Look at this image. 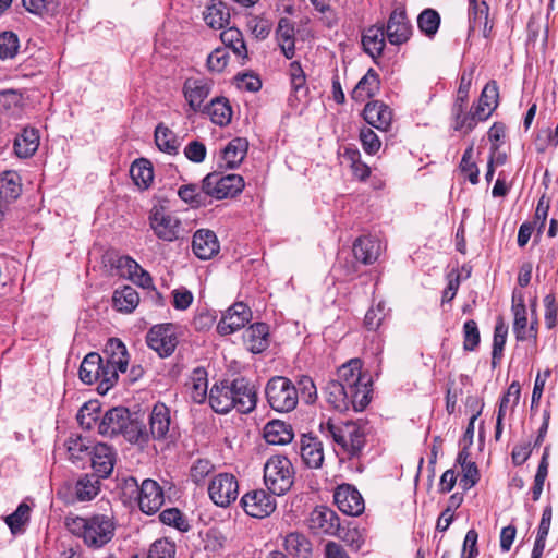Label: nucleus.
Wrapping results in <instances>:
<instances>
[{
  "label": "nucleus",
  "mask_w": 558,
  "mask_h": 558,
  "mask_svg": "<svg viewBox=\"0 0 558 558\" xmlns=\"http://www.w3.org/2000/svg\"><path fill=\"white\" fill-rule=\"evenodd\" d=\"M66 527L81 537L88 548L99 549L113 538L116 522L111 515L93 514L86 518H66Z\"/></svg>",
  "instance_id": "1"
},
{
  "label": "nucleus",
  "mask_w": 558,
  "mask_h": 558,
  "mask_svg": "<svg viewBox=\"0 0 558 558\" xmlns=\"http://www.w3.org/2000/svg\"><path fill=\"white\" fill-rule=\"evenodd\" d=\"M320 430L331 438L349 458L359 457L366 442V426L360 422H333L320 424Z\"/></svg>",
  "instance_id": "2"
},
{
  "label": "nucleus",
  "mask_w": 558,
  "mask_h": 558,
  "mask_svg": "<svg viewBox=\"0 0 558 558\" xmlns=\"http://www.w3.org/2000/svg\"><path fill=\"white\" fill-rule=\"evenodd\" d=\"M148 425L149 427L137 420V430L143 434V437L138 438V446H146L150 440H168L174 437L177 432L170 408L162 402L154 404L148 417Z\"/></svg>",
  "instance_id": "3"
},
{
  "label": "nucleus",
  "mask_w": 558,
  "mask_h": 558,
  "mask_svg": "<svg viewBox=\"0 0 558 558\" xmlns=\"http://www.w3.org/2000/svg\"><path fill=\"white\" fill-rule=\"evenodd\" d=\"M98 432L110 437L122 435L126 441L135 445L143 437L141 430H137V418L132 417L124 407L109 409L98 424Z\"/></svg>",
  "instance_id": "4"
},
{
  "label": "nucleus",
  "mask_w": 558,
  "mask_h": 558,
  "mask_svg": "<svg viewBox=\"0 0 558 558\" xmlns=\"http://www.w3.org/2000/svg\"><path fill=\"white\" fill-rule=\"evenodd\" d=\"M294 469L291 461L280 454L270 457L264 465V483L276 496L284 495L293 485Z\"/></svg>",
  "instance_id": "5"
},
{
  "label": "nucleus",
  "mask_w": 558,
  "mask_h": 558,
  "mask_svg": "<svg viewBox=\"0 0 558 558\" xmlns=\"http://www.w3.org/2000/svg\"><path fill=\"white\" fill-rule=\"evenodd\" d=\"M265 396L269 407L280 413L290 412L298 405V389L284 376L271 377L266 384Z\"/></svg>",
  "instance_id": "6"
},
{
  "label": "nucleus",
  "mask_w": 558,
  "mask_h": 558,
  "mask_svg": "<svg viewBox=\"0 0 558 558\" xmlns=\"http://www.w3.org/2000/svg\"><path fill=\"white\" fill-rule=\"evenodd\" d=\"M366 390H360L352 393V390H348L339 380L330 379L324 387V395L326 401L335 409L340 412L354 410L355 412L363 411L368 405L366 400Z\"/></svg>",
  "instance_id": "7"
},
{
  "label": "nucleus",
  "mask_w": 558,
  "mask_h": 558,
  "mask_svg": "<svg viewBox=\"0 0 558 558\" xmlns=\"http://www.w3.org/2000/svg\"><path fill=\"white\" fill-rule=\"evenodd\" d=\"M203 192L216 199L233 197L242 192L244 180L239 174H221L218 172L208 173L203 179Z\"/></svg>",
  "instance_id": "8"
},
{
  "label": "nucleus",
  "mask_w": 558,
  "mask_h": 558,
  "mask_svg": "<svg viewBox=\"0 0 558 558\" xmlns=\"http://www.w3.org/2000/svg\"><path fill=\"white\" fill-rule=\"evenodd\" d=\"M343 387L352 390V393L360 390H366V400L371 401L372 379L368 375L362 373V361L351 359L338 368L337 378Z\"/></svg>",
  "instance_id": "9"
},
{
  "label": "nucleus",
  "mask_w": 558,
  "mask_h": 558,
  "mask_svg": "<svg viewBox=\"0 0 558 558\" xmlns=\"http://www.w3.org/2000/svg\"><path fill=\"white\" fill-rule=\"evenodd\" d=\"M149 226L155 235L166 242L179 239L181 221L163 206H154L149 213Z\"/></svg>",
  "instance_id": "10"
},
{
  "label": "nucleus",
  "mask_w": 558,
  "mask_h": 558,
  "mask_svg": "<svg viewBox=\"0 0 558 558\" xmlns=\"http://www.w3.org/2000/svg\"><path fill=\"white\" fill-rule=\"evenodd\" d=\"M208 494L215 505L228 507L239 495L236 477L230 473H219L210 481Z\"/></svg>",
  "instance_id": "11"
},
{
  "label": "nucleus",
  "mask_w": 558,
  "mask_h": 558,
  "mask_svg": "<svg viewBox=\"0 0 558 558\" xmlns=\"http://www.w3.org/2000/svg\"><path fill=\"white\" fill-rule=\"evenodd\" d=\"M146 343L160 357L170 356L178 344L174 326L172 324L155 325L147 332Z\"/></svg>",
  "instance_id": "12"
},
{
  "label": "nucleus",
  "mask_w": 558,
  "mask_h": 558,
  "mask_svg": "<svg viewBox=\"0 0 558 558\" xmlns=\"http://www.w3.org/2000/svg\"><path fill=\"white\" fill-rule=\"evenodd\" d=\"M241 506L246 514L253 518L263 519L276 510V500L272 494L264 489L247 492L241 498Z\"/></svg>",
  "instance_id": "13"
},
{
  "label": "nucleus",
  "mask_w": 558,
  "mask_h": 558,
  "mask_svg": "<svg viewBox=\"0 0 558 558\" xmlns=\"http://www.w3.org/2000/svg\"><path fill=\"white\" fill-rule=\"evenodd\" d=\"M412 25L408 20L405 9L398 7L389 15L385 33L391 45H402L407 43L412 35Z\"/></svg>",
  "instance_id": "14"
},
{
  "label": "nucleus",
  "mask_w": 558,
  "mask_h": 558,
  "mask_svg": "<svg viewBox=\"0 0 558 558\" xmlns=\"http://www.w3.org/2000/svg\"><path fill=\"white\" fill-rule=\"evenodd\" d=\"M230 390L234 399V409L240 413H251L257 404V392L254 385L245 377H236L230 380Z\"/></svg>",
  "instance_id": "15"
},
{
  "label": "nucleus",
  "mask_w": 558,
  "mask_h": 558,
  "mask_svg": "<svg viewBox=\"0 0 558 558\" xmlns=\"http://www.w3.org/2000/svg\"><path fill=\"white\" fill-rule=\"evenodd\" d=\"M251 319L250 307L242 302H236L222 315L217 325V331L221 336L231 335L243 328Z\"/></svg>",
  "instance_id": "16"
},
{
  "label": "nucleus",
  "mask_w": 558,
  "mask_h": 558,
  "mask_svg": "<svg viewBox=\"0 0 558 558\" xmlns=\"http://www.w3.org/2000/svg\"><path fill=\"white\" fill-rule=\"evenodd\" d=\"M308 527L316 534L341 536L338 514L325 506L316 507L310 513Z\"/></svg>",
  "instance_id": "17"
},
{
  "label": "nucleus",
  "mask_w": 558,
  "mask_h": 558,
  "mask_svg": "<svg viewBox=\"0 0 558 558\" xmlns=\"http://www.w3.org/2000/svg\"><path fill=\"white\" fill-rule=\"evenodd\" d=\"M302 463L308 469H320L324 463V445L317 436L302 434L298 441Z\"/></svg>",
  "instance_id": "18"
},
{
  "label": "nucleus",
  "mask_w": 558,
  "mask_h": 558,
  "mask_svg": "<svg viewBox=\"0 0 558 558\" xmlns=\"http://www.w3.org/2000/svg\"><path fill=\"white\" fill-rule=\"evenodd\" d=\"M333 498L338 509L344 514L357 517L365 509L362 495L350 484L340 485L336 489Z\"/></svg>",
  "instance_id": "19"
},
{
  "label": "nucleus",
  "mask_w": 558,
  "mask_h": 558,
  "mask_svg": "<svg viewBox=\"0 0 558 558\" xmlns=\"http://www.w3.org/2000/svg\"><path fill=\"white\" fill-rule=\"evenodd\" d=\"M165 502L161 486L154 480L146 478L138 488V507L146 514L156 513Z\"/></svg>",
  "instance_id": "20"
},
{
  "label": "nucleus",
  "mask_w": 558,
  "mask_h": 558,
  "mask_svg": "<svg viewBox=\"0 0 558 558\" xmlns=\"http://www.w3.org/2000/svg\"><path fill=\"white\" fill-rule=\"evenodd\" d=\"M211 90V81L206 77H189L183 84V95L193 111L202 109Z\"/></svg>",
  "instance_id": "21"
},
{
  "label": "nucleus",
  "mask_w": 558,
  "mask_h": 558,
  "mask_svg": "<svg viewBox=\"0 0 558 558\" xmlns=\"http://www.w3.org/2000/svg\"><path fill=\"white\" fill-rule=\"evenodd\" d=\"M94 474L99 480L111 475L116 464V451L111 446L98 442L92 448L90 454Z\"/></svg>",
  "instance_id": "22"
},
{
  "label": "nucleus",
  "mask_w": 558,
  "mask_h": 558,
  "mask_svg": "<svg viewBox=\"0 0 558 558\" xmlns=\"http://www.w3.org/2000/svg\"><path fill=\"white\" fill-rule=\"evenodd\" d=\"M493 28L489 21V8L485 1L469 0V36L476 31L488 38Z\"/></svg>",
  "instance_id": "23"
},
{
  "label": "nucleus",
  "mask_w": 558,
  "mask_h": 558,
  "mask_svg": "<svg viewBox=\"0 0 558 558\" xmlns=\"http://www.w3.org/2000/svg\"><path fill=\"white\" fill-rule=\"evenodd\" d=\"M219 242L214 231L197 230L193 235L192 250L199 259H209L219 252Z\"/></svg>",
  "instance_id": "24"
},
{
  "label": "nucleus",
  "mask_w": 558,
  "mask_h": 558,
  "mask_svg": "<svg viewBox=\"0 0 558 558\" xmlns=\"http://www.w3.org/2000/svg\"><path fill=\"white\" fill-rule=\"evenodd\" d=\"M230 380H222L218 384H215L210 389L208 399L211 409L216 413L226 414L234 409L231 390H230Z\"/></svg>",
  "instance_id": "25"
},
{
  "label": "nucleus",
  "mask_w": 558,
  "mask_h": 558,
  "mask_svg": "<svg viewBox=\"0 0 558 558\" xmlns=\"http://www.w3.org/2000/svg\"><path fill=\"white\" fill-rule=\"evenodd\" d=\"M364 120L378 130H387L392 121L391 109L381 101L368 102L363 110Z\"/></svg>",
  "instance_id": "26"
},
{
  "label": "nucleus",
  "mask_w": 558,
  "mask_h": 558,
  "mask_svg": "<svg viewBox=\"0 0 558 558\" xmlns=\"http://www.w3.org/2000/svg\"><path fill=\"white\" fill-rule=\"evenodd\" d=\"M381 243L372 236H360L353 243L354 257L365 265L373 264L380 255Z\"/></svg>",
  "instance_id": "27"
},
{
  "label": "nucleus",
  "mask_w": 558,
  "mask_h": 558,
  "mask_svg": "<svg viewBox=\"0 0 558 558\" xmlns=\"http://www.w3.org/2000/svg\"><path fill=\"white\" fill-rule=\"evenodd\" d=\"M292 426L280 420H272L264 427V438L269 445H287L293 440Z\"/></svg>",
  "instance_id": "28"
},
{
  "label": "nucleus",
  "mask_w": 558,
  "mask_h": 558,
  "mask_svg": "<svg viewBox=\"0 0 558 558\" xmlns=\"http://www.w3.org/2000/svg\"><path fill=\"white\" fill-rule=\"evenodd\" d=\"M499 97V88L496 81L488 82L480 96L477 105L474 107L475 116L480 120H486L497 108Z\"/></svg>",
  "instance_id": "29"
},
{
  "label": "nucleus",
  "mask_w": 558,
  "mask_h": 558,
  "mask_svg": "<svg viewBox=\"0 0 558 558\" xmlns=\"http://www.w3.org/2000/svg\"><path fill=\"white\" fill-rule=\"evenodd\" d=\"M380 88V78L374 69H368L365 75L357 82L351 93V98L355 101L363 102L374 97Z\"/></svg>",
  "instance_id": "30"
},
{
  "label": "nucleus",
  "mask_w": 558,
  "mask_h": 558,
  "mask_svg": "<svg viewBox=\"0 0 558 558\" xmlns=\"http://www.w3.org/2000/svg\"><path fill=\"white\" fill-rule=\"evenodd\" d=\"M385 26L373 25L364 31L362 35V45L364 51L373 59L383 54L385 48Z\"/></svg>",
  "instance_id": "31"
},
{
  "label": "nucleus",
  "mask_w": 558,
  "mask_h": 558,
  "mask_svg": "<svg viewBox=\"0 0 558 558\" xmlns=\"http://www.w3.org/2000/svg\"><path fill=\"white\" fill-rule=\"evenodd\" d=\"M268 335L269 328L265 323H255L244 331V343L252 353H260L268 347Z\"/></svg>",
  "instance_id": "32"
},
{
  "label": "nucleus",
  "mask_w": 558,
  "mask_h": 558,
  "mask_svg": "<svg viewBox=\"0 0 558 558\" xmlns=\"http://www.w3.org/2000/svg\"><path fill=\"white\" fill-rule=\"evenodd\" d=\"M104 353L107 357L106 363L125 373L129 364V354L125 344L118 338H110L106 345Z\"/></svg>",
  "instance_id": "33"
},
{
  "label": "nucleus",
  "mask_w": 558,
  "mask_h": 558,
  "mask_svg": "<svg viewBox=\"0 0 558 558\" xmlns=\"http://www.w3.org/2000/svg\"><path fill=\"white\" fill-rule=\"evenodd\" d=\"M248 148V143L245 138L235 137L231 140L222 150V161L227 169H234L244 160Z\"/></svg>",
  "instance_id": "34"
},
{
  "label": "nucleus",
  "mask_w": 558,
  "mask_h": 558,
  "mask_svg": "<svg viewBox=\"0 0 558 558\" xmlns=\"http://www.w3.org/2000/svg\"><path fill=\"white\" fill-rule=\"evenodd\" d=\"M39 146V134L34 128H25L14 141V151L20 158L33 156Z\"/></svg>",
  "instance_id": "35"
},
{
  "label": "nucleus",
  "mask_w": 558,
  "mask_h": 558,
  "mask_svg": "<svg viewBox=\"0 0 558 558\" xmlns=\"http://www.w3.org/2000/svg\"><path fill=\"white\" fill-rule=\"evenodd\" d=\"M205 23L215 29L223 28L230 20V12L226 3L220 0H211L204 13Z\"/></svg>",
  "instance_id": "36"
},
{
  "label": "nucleus",
  "mask_w": 558,
  "mask_h": 558,
  "mask_svg": "<svg viewBox=\"0 0 558 558\" xmlns=\"http://www.w3.org/2000/svg\"><path fill=\"white\" fill-rule=\"evenodd\" d=\"M22 192L20 175L14 171H5L0 177V199L4 203L15 201Z\"/></svg>",
  "instance_id": "37"
},
{
  "label": "nucleus",
  "mask_w": 558,
  "mask_h": 558,
  "mask_svg": "<svg viewBox=\"0 0 558 558\" xmlns=\"http://www.w3.org/2000/svg\"><path fill=\"white\" fill-rule=\"evenodd\" d=\"M284 548L294 558H310L312 555V543L305 535L299 532H293L286 536Z\"/></svg>",
  "instance_id": "38"
},
{
  "label": "nucleus",
  "mask_w": 558,
  "mask_h": 558,
  "mask_svg": "<svg viewBox=\"0 0 558 558\" xmlns=\"http://www.w3.org/2000/svg\"><path fill=\"white\" fill-rule=\"evenodd\" d=\"M100 490V480L93 474L82 475L74 488L75 497L78 501H89L94 499Z\"/></svg>",
  "instance_id": "39"
},
{
  "label": "nucleus",
  "mask_w": 558,
  "mask_h": 558,
  "mask_svg": "<svg viewBox=\"0 0 558 558\" xmlns=\"http://www.w3.org/2000/svg\"><path fill=\"white\" fill-rule=\"evenodd\" d=\"M204 109L215 124L226 125L231 120L232 109L226 98H215Z\"/></svg>",
  "instance_id": "40"
},
{
  "label": "nucleus",
  "mask_w": 558,
  "mask_h": 558,
  "mask_svg": "<svg viewBox=\"0 0 558 558\" xmlns=\"http://www.w3.org/2000/svg\"><path fill=\"white\" fill-rule=\"evenodd\" d=\"M64 446L72 462L82 461L92 454L93 447H90L89 440L80 435L70 436Z\"/></svg>",
  "instance_id": "41"
},
{
  "label": "nucleus",
  "mask_w": 558,
  "mask_h": 558,
  "mask_svg": "<svg viewBox=\"0 0 558 558\" xmlns=\"http://www.w3.org/2000/svg\"><path fill=\"white\" fill-rule=\"evenodd\" d=\"M112 300L118 311L130 313L138 305L140 296L134 288L125 286L114 291Z\"/></svg>",
  "instance_id": "42"
},
{
  "label": "nucleus",
  "mask_w": 558,
  "mask_h": 558,
  "mask_svg": "<svg viewBox=\"0 0 558 558\" xmlns=\"http://www.w3.org/2000/svg\"><path fill=\"white\" fill-rule=\"evenodd\" d=\"M130 174L140 189H148L154 179L151 163L147 159H140L132 163Z\"/></svg>",
  "instance_id": "43"
},
{
  "label": "nucleus",
  "mask_w": 558,
  "mask_h": 558,
  "mask_svg": "<svg viewBox=\"0 0 558 558\" xmlns=\"http://www.w3.org/2000/svg\"><path fill=\"white\" fill-rule=\"evenodd\" d=\"M220 39L225 48H230L233 53L241 58H246L247 49L241 31L236 27H229L221 32Z\"/></svg>",
  "instance_id": "44"
},
{
  "label": "nucleus",
  "mask_w": 558,
  "mask_h": 558,
  "mask_svg": "<svg viewBox=\"0 0 558 558\" xmlns=\"http://www.w3.org/2000/svg\"><path fill=\"white\" fill-rule=\"evenodd\" d=\"M101 356L96 352L88 353L81 363L78 375L80 379L92 385L97 381V372L100 369Z\"/></svg>",
  "instance_id": "45"
},
{
  "label": "nucleus",
  "mask_w": 558,
  "mask_h": 558,
  "mask_svg": "<svg viewBox=\"0 0 558 558\" xmlns=\"http://www.w3.org/2000/svg\"><path fill=\"white\" fill-rule=\"evenodd\" d=\"M440 15L434 9H425L417 16V27L426 37L433 38L438 32Z\"/></svg>",
  "instance_id": "46"
},
{
  "label": "nucleus",
  "mask_w": 558,
  "mask_h": 558,
  "mask_svg": "<svg viewBox=\"0 0 558 558\" xmlns=\"http://www.w3.org/2000/svg\"><path fill=\"white\" fill-rule=\"evenodd\" d=\"M155 142L157 147L167 154L178 153L179 144L174 133L163 124H158L155 130Z\"/></svg>",
  "instance_id": "47"
},
{
  "label": "nucleus",
  "mask_w": 558,
  "mask_h": 558,
  "mask_svg": "<svg viewBox=\"0 0 558 558\" xmlns=\"http://www.w3.org/2000/svg\"><path fill=\"white\" fill-rule=\"evenodd\" d=\"M31 507L26 502H21L16 510L5 517L4 521L10 527L12 534H19L24 531L25 524L29 521Z\"/></svg>",
  "instance_id": "48"
},
{
  "label": "nucleus",
  "mask_w": 558,
  "mask_h": 558,
  "mask_svg": "<svg viewBox=\"0 0 558 558\" xmlns=\"http://www.w3.org/2000/svg\"><path fill=\"white\" fill-rule=\"evenodd\" d=\"M208 380L206 372L197 368L193 373L192 386L190 388V398L195 403H203L207 398Z\"/></svg>",
  "instance_id": "49"
},
{
  "label": "nucleus",
  "mask_w": 558,
  "mask_h": 558,
  "mask_svg": "<svg viewBox=\"0 0 558 558\" xmlns=\"http://www.w3.org/2000/svg\"><path fill=\"white\" fill-rule=\"evenodd\" d=\"M553 509L551 506H546L543 510L542 518L537 527V535L534 542V551L544 553L546 538L549 533L551 524Z\"/></svg>",
  "instance_id": "50"
},
{
  "label": "nucleus",
  "mask_w": 558,
  "mask_h": 558,
  "mask_svg": "<svg viewBox=\"0 0 558 558\" xmlns=\"http://www.w3.org/2000/svg\"><path fill=\"white\" fill-rule=\"evenodd\" d=\"M508 335V328L500 319L494 329V339H493V351H492V365L496 366L497 361H499L502 356V351L506 344Z\"/></svg>",
  "instance_id": "51"
},
{
  "label": "nucleus",
  "mask_w": 558,
  "mask_h": 558,
  "mask_svg": "<svg viewBox=\"0 0 558 558\" xmlns=\"http://www.w3.org/2000/svg\"><path fill=\"white\" fill-rule=\"evenodd\" d=\"M146 558H175V544L168 538H159L150 545Z\"/></svg>",
  "instance_id": "52"
},
{
  "label": "nucleus",
  "mask_w": 558,
  "mask_h": 558,
  "mask_svg": "<svg viewBox=\"0 0 558 558\" xmlns=\"http://www.w3.org/2000/svg\"><path fill=\"white\" fill-rule=\"evenodd\" d=\"M159 519L163 524L173 526L181 532H186L190 524L182 512L177 508H169L159 514Z\"/></svg>",
  "instance_id": "53"
},
{
  "label": "nucleus",
  "mask_w": 558,
  "mask_h": 558,
  "mask_svg": "<svg viewBox=\"0 0 558 558\" xmlns=\"http://www.w3.org/2000/svg\"><path fill=\"white\" fill-rule=\"evenodd\" d=\"M19 38L13 32H3L0 34V59H12L19 50Z\"/></svg>",
  "instance_id": "54"
},
{
  "label": "nucleus",
  "mask_w": 558,
  "mask_h": 558,
  "mask_svg": "<svg viewBox=\"0 0 558 558\" xmlns=\"http://www.w3.org/2000/svg\"><path fill=\"white\" fill-rule=\"evenodd\" d=\"M463 349L465 351H474L480 343V330L477 324L473 319H469L463 325Z\"/></svg>",
  "instance_id": "55"
},
{
  "label": "nucleus",
  "mask_w": 558,
  "mask_h": 558,
  "mask_svg": "<svg viewBox=\"0 0 558 558\" xmlns=\"http://www.w3.org/2000/svg\"><path fill=\"white\" fill-rule=\"evenodd\" d=\"M295 387L298 389V396L300 395L305 403L312 404L316 401L317 389L313 379L310 376H301Z\"/></svg>",
  "instance_id": "56"
},
{
  "label": "nucleus",
  "mask_w": 558,
  "mask_h": 558,
  "mask_svg": "<svg viewBox=\"0 0 558 558\" xmlns=\"http://www.w3.org/2000/svg\"><path fill=\"white\" fill-rule=\"evenodd\" d=\"M460 169L468 175V179L472 184H476L478 182V169L473 161V144L464 150L460 162Z\"/></svg>",
  "instance_id": "57"
},
{
  "label": "nucleus",
  "mask_w": 558,
  "mask_h": 558,
  "mask_svg": "<svg viewBox=\"0 0 558 558\" xmlns=\"http://www.w3.org/2000/svg\"><path fill=\"white\" fill-rule=\"evenodd\" d=\"M229 61V53L226 48H216L207 58V68L210 72L220 73Z\"/></svg>",
  "instance_id": "58"
},
{
  "label": "nucleus",
  "mask_w": 558,
  "mask_h": 558,
  "mask_svg": "<svg viewBox=\"0 0 558 558\" xmlns=\"http://www.w3.org/2000/svg\"><path fill=\"white\" fill-rule=\"evenodd\" d=\"M99 407L96 403L85 404L77 413L80 425L86 429H92L98 421Z\"/></svg>",
  "instance_id": "59"
},
{
  "label": "nucleus",
  "mask_w": 558,
  "mask_h": 558,
  "mask_svg": "<svg viewBox=\"0 0 558 558\" xmlns=\"http://www.w3.org/2000/svg\"><path fill=\"white\" fill-rule=\"evenodd\" d=\"M214 469V464L208 459H197L191 466L190 476L194 483L199 484Z\"/></svg>",
  "instance_id": "60"
},
{
  "label": "nucleus",
  "mask_w": 558,
  "mask_h": 558,
  "mask_svg": "<svg viewBox=\"0 0 558 558\" xmlns=\"http://www.w3.org/2000/svg\"><path fill=\"white\" fill-rule=\"evenodd\" d=\"M360 140L364 151L368 155H375L381 146V142L377 134L368 128L361 130Z\"/></svg>",
  "instance_id": "61"
},
{
  "label": "nucleus",
  "mask_w": 558,
  "mask_h": 558,
  "mask_svg": "<svg viewBox=\"0 0 558 558\" xmlns=\"http://www.w3.org/2000/svg\"><path fill=\"white\" fill-rule=\"evenodd\" d=\"M520 393H521V387L518 381H512L510 386L507 389V392L501 397L499 402V408L497 414H500V416L506 415L507 407L512 399L513 407L519 403L520 400Z\"/></svg>",
  "instance_id": "62"
},
{
  "label": "nucleus",
  "mask_w": 558,
  "mask_h": 558,
  "mask_svg": "<svg viewBox=\"0 0 558 558\" xmlns=\"http://www.w3.org/2000/svg\"><path fill=\"white\" fill-rule=\"evenodd\" d=\"M248 28L251 29V33L257 38V39H265L268 37V35L271 32L272 23L264 17H252L248 23Z\"/></svg>",
  "instance_id": "63"
},
{
  "label": "nucleus",
  "mask_w": 558,
  "mask_h": 558,
  "mask_svg": "<svg viewBox=\"0 0 558 558\" xmlns=\"http://www.w3.org/2000/svg\"><path fill=\"white\" fill-rule=\"evenodd\" d=\"M178 195L185 203H189L196 207L203 203V198L206 196L203 191L198 192L197 186L194 184L181 186L178 191Z\"/></svg>",
  "instance_id": "64"
}]
</instances>
